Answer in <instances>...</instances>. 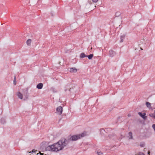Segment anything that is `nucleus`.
<instances>
[{
  "label": "nucleus",
  "mask_w": 155,
  "mask_h": 155,
  "mask_svg": "<svg viewBox=\"0 0 155 155\" xmlns=\"http://www.w3.org/2000/svg\"><path fill=\"white\" fill-rule=\"evenodd\" d=\"M84 133H82L76 135H74L71 136L69 139H63L59 140L56 143L53 144L48 146L45 148L46 150L54 152H57L62 150L70 141H76L80 139L82 137L84 136Z\"/></svg>",
  "instance_id": "obj_1"
},
{
  "label": "nucleus",
  "mask_w": 155,
  "mask_h": 155,
  "mask_svg": "<svg viewBox=\"0 0 155 155\" xmlns=\"http://www.w3.org/2000/svg\"><path fill=\"white\" fill-rule=\"evenodd\" d=\"M62 111L63 108L62 107L60 106L57 108L56 113L59 115H60L62 114Z\"/></svg>",
  "instance_id": "obj_2"
},
{
  "label": "nucleus",
  "mask_w": 155,
  "mask_h": 155,
  "mask_svg": "<svg viewBox=\"0 0 155 155\" xmlns=\"http://www.w3.org/2000/svg\"><path fill=\"white\" fill-rule=\"evenodd\" d=\"M138 114L144 120H145L147 119V116H145L146 114L145 113L142 114L141 112H139L138 113Z\"/></svg>",
  "instance_id": "obj_3"
},
{
  "label": "nucleus",
  "mask_w": 155,
  "mask_h": 155,
  "mask_svg": "<svg viewBox=\"0 0 155 155\" xmlns=\"http://www.w3.org/2000/svg\"><path fill=\"white\" fill-rule=\"evenodd\" d=\"M116 54V52L115 51H113L112 50H110L109 54V56H110V57H113L114 55H115Z\"/></svg>",
  "instance_id": "obj_4"
},
{
  "label": "nucleus",
  "mask_w": 155,
  "mask_h": 155,
  "mask_svg": "<svg viewBox=\"0 0 155 155\" xmlns=\"http://www.w3.org/2000/svg\"><path fill=\"white\" fill-rule=\"evenodd\" d=\"M69 71L72 73H74L77 72V69L75 68H70L69 69Z\"/></svg>",
  "instance_id": "obj_5"
},
{
  "label": "nucleus",
  "mask_w": 155,
  "mask_h": 155,
  "mask_svg": "<svg viewBox=\"0 0 155 155\" xmlns=\"http://www.w3.org/2000/svg\"><path fill=\"white\" fill-rule=\"evenodd\" d=\"M43 86V84L42 83H40L38 84L37 86V87L38 89H41Z\"/></svg>",
  "instance_id": "obj_6"
},
{
  "label": "nucleus",
  "mask_w": 155,
  "mask_h": 155,
  "mask_svg": "<svg viewBox=\"0 0 155 155\" xmlns=\"http://www.w3.org/2000/svg\"><path fill=\"white\" fill-rule=\"evenodd\" d=\"M17 95L19 98L21 99H23V95L20 92H18L17 93Z\"/></svg>",
  "instance_id": "obj_7"
},
{
  "label": "nucleus",
  "mask_w": 155,
  "mask_h": 155,
  "mask_svg": "<svg viewBox=\"0 0 155 155\" xmlns=\"http://www.w3.org/2000/svg\"><path fill=\"white\" fill-rule=\"evenodd\" d=\"M125 37V35L124 34H123L121 35L120 37V42H122L123 41V40L124 38Z\"/></svg>",
  "instance_id": "obj_8"
},
{
  "label": "nucleus",
  "mask_w": 155,
  "mask_h": 155,
  "mask_svg": "<svg viewBox=\"0 0 155 155\" xmlns=\"http://www.w3.org/2000/svg\"><path fill=\"white\" fill-rule=\"evenodd\" d=\"M85 57H87V55L85 54L84 53H81L80 55V57L81 58H83Z\"/></svg>",
  "instance_id": "obj_9"
},
{
  "label": "nucleus",
  "mask_w": 155,
  "mask_h": 155,
  "mask_svg": "<svg viewBox=\"0 0 155 155\" xmlns=\"http://www.w3.org/2000/svg\"><path fill=\"white\" fill-rule=\"evenodd\" d=\"M128 137L129 139H132L133 138L132 133L130 132L128 133Z\"/></svg>",
  "instance_id": "obj_10"
},
{
  "label": "nucleus",
  "mask_w": 155,
  "mask_h": 155,
  "mask_svg": "<svg viewBox=\"0 0 155 155\" xmlns=\"http://www.w3.org/2000/svg\"><path fill=\"white\" fill-rule=\"evenodd\" d=\"M93 57V54H91L88 55H87V57H88V58L90 60L92 59Z\"/></svg>",
  "instance_id": "obj_11"
},
{
  "label": "nucleus",
  "mask_w": 155,
  "mask_h": 155,
  "mask_svg": "<svg viewBox=\"0 0 155 155\" xmlns=\"http://www.w3.org/2000/svg\"><path fill=\"white\" fill-rule=\"evenodd\" d=\"M150 104V103L147 102L146 104V105L147 107L149 108H151Z\"/></svg>",
  "instance_id": "obj_12"
},
{
  "label": "nucleus",
  "mask_w": 155,
  "mask_h": 155,
  "mask_svg": "<svg viewBox=\"0 0 155 155\" xmlns=\"http://www.w3.org/2000/svg\"><path fill=\"white\" fill-rule=\"evenodd\" d=\"M31 43V40L30 39H28L26 43L28 45H30Z\"/></svg>",
  "instance_id": "obj_13"
},
{
  "label": "nucleus",
  "mask_w": 155,
  "mask_h": 155,
  "mask_svg": "<svg viewBox=\"0 0 155 155\" xmlns=\"http://www.w3.org/2000/svg\"><path fill=\"white\" fill-rule=\"evenodd\" d=\"M149 116L150 117H152V118H153V119H155V113L153 114H149Z\"/></svg>",
  "instance_id": "obj_14"
},
{
  "label": "nucleus",
  "mask_w": 155,
  "mask_h": 155,
  "mask_svg": "<svg viewBox=\"0 0 155 155\" xmlns=\"http://www.w3.org/2000/svg\"><path fill=\"white\" fill-rule=\"evenodd\" d=\"M1 123L2 124H4L5 123V121L3 118H2L1 120Z\"/></svg>",
  "instance_id": "obj_15"
},
{
  "label": "nucleus",
  "mask_w": 155,
  "mask_h": 155,
  "mask_svg": "<svg viewBox=\"0 0 155 155\" xmlns=\"http://www.w3.org/2000/svg\"><path fill=\"white\" fill-rule=\"evenodd\" d=\"M37 150H35V149H33L31 151H30L29 152V153H35V152H36Z\"/></svg>",
  "instance_id": "obj_16"
},
{
  "label": "nucleus",
  "mask_w": 155,
  "mask_h": 155,
  "mask_svg": "<svg viewBox=\"0 0 155 155\" xmlns=\"http://www.w3.org/2000/svg\"><path fill=\"white\" fill-rule=\"evenodd\" d=\"M97 153L98 155H103V153L101 152H97Z\"/></svg>",
  "instance_id": "obj_17"
},
{
  "label": "nucleus",
  "mask_w": 155,
  "mask_h": 155,
  "mask_svg": "<svg viewBox=\"0 0 155 155\" xmlns=\"http://www.w3.org/2000/svg\"><path fill=\"white\" fill-rule=\"evenodd\" d=\"M138 155H145V154L143 152H139L138 153Z\"/></svg>",
  "instance_id": "obj_18"
},
{
  "label": "nucleus",
  "mask_w": 155,
  "mask_h": 155,
  "mask_svg": "<svg viewBox=\"0 0 155 155\" xmlns=\"http://www.w3.org/2000/svg\"><path fill=\"white\" fill-rule=\"evenodd\" d=\"M145 146V144L144 143H141V144H140V146L141 147H144Z\"/></svg>",
  "instance_id": "obj_19"
},
{
  "label": "nucleus",
  "mask_w": 155,
  "mask_h": 155,
  "mask_svg": "<svg viewBox=\"0 0 155 155\" xmlns=\"http://www.w3.org/2000/svg\"><path fill=\"white\" fill-rule=\"evenodd\" d=\"M94 2H97L98 0H92Z\"/></svg>",
  "instance_id": "obj_20"
},
{
  "label": "nucleus",
  "mask_w": 155,
  "mask_h": 155,
  "mask_svg": "<svg viewBox=\"0 0 155 155\" xmlns=\"http://www.w3.org/2000/svg\"><path fill=\"white\" fill-rule=\"evenodd\" d=\"M120 13L119 12H117L116 13V15H120Z\"/></svg>",
  "instance_id": "obj_21"
},
{
  "label": "nucleus",
  "mask_w": 155,
  "mask_h": 155,
  "mask_svg": "<svg viewBox=\"0 0 155 155\" xmlns=\"http://www.w3.org/2000/svg\"><path fill=\"white\" fill-rule=\"evenodd\" d=\"M13 83L14 85H15L16 84V81H14V80Z\"/></svg>",
  "instance_id": "obj_22"
},
{
  "label": "nucleus",
  "mask_w": 155,
  "mask_h": 155,
  "mask_svg": "<svg viewBox=\"0 0 155 155\" xmlns=\"http://www.w3.org/2000/svg\"><path fill=\"white\" fill-rule=\"evenodd\" d=\"M112 134H110L108 136L109 137L111 138L112 137Z\"/></svg>",
  "instance_id": "obj_23"
},
{
  "label": "nucleus",
  "mask_w": 155,
  "mask_h": 155,
  "mask_svg": "<svg viewBox=\"0 0 155 155\" xmlns=\"http://www.w3.org/2000/svg\"><path fill=\"white\" fill-rule=\"evenodd\" d=\"M14 81H16V77H15H15H14Z\"/></svg>",
  "instance_id": "obj_24"
},
{
  "label": "nucleus",
  "mask_w": 155,
  "mask_h": 155,
  "mask_svg": "<svg viewBox=\"0 0 155 155\" xmlns=\"http://www.w3.org/2000/svg\"><path fill=\"white\" fill-rule=\"evenodd\" d=\"M150 152L149 151H148V153H148V154H149V155H150Z\"/></svg>",
  "instance_id": "obj_25"
},
{
  "label": "nucleus",
  "mask_w": 155,
  "mask_h": 155,
  "mask_svg": "<svg viewBox=\"0 0 155 155\" xmlns=\"http://www.w3.org/2000/svg\"><path fill=\"white\" fill-rule=\"evenodd\" d=\"M44 154V153H41L40 155H43Z\"/></svg>",
  "instance_id": "obj_26"
},
{
  "label": "nucleus",
  "mask_w": 155,
  "mask_h": 155,
  "mask_svg": "<svg viewBox=\"0 0 155 155\" xmlns=\"http://www.w3.org/2000/svg\"><path fill=\"white\" fill-rule=\"evenodd\" d=\"M140 49L141 50H143V49L141 48H140Z\"/></svg>",
  "instance_id": "obj_27"
},
{
  "label": "nucleus",
  "mask_w": 155,
  "mask_h": 155,
  "mask_svg": "<svg viewBox=\"0 0 155 155\" xmlns=\"http://www.w3.org/2000/svg\"><path fill=\"white\" fill-rule=\"evenodd\" d=\"M102 130H104H104H103V129H102L101 130V131H102Z\"/></svg>",
  "instance_id": "obj_28"
},
{
  "label": "nucleus",
  "mask_w": 155,
  "mask_h": 155,
  "mask_svg": "<svg viewBox=\"0 0 155 155\" xmlns=\"http://www.w3.org/2000/svg\"><path fill=\"white\" fill-rule=\"evenodd\" d=\"M146 149V148H144V151H145V149Z\"/></svg>",
  "instance_id": "obj_29"
},
{
  "label": "nucleus",
  "mask_w": 155,
  "mask_h": 155,
  "mask_svg": "<svg viewBox=\"0 0 155 155\" xmlns=\"http://www.w3.org/2000/svg\"><path fill=\"white\" fill-rule=\"evenodd\" d=\"M128 116H129L130 115L128 114Z\"/></svg>",
  "instance_id": "obj_30"
},
{
  "label": "nucleus",
  "mask_w": 155,
  "mask_h": 155,
  "mask_svg": "<svg viewBox=\"0 0 155 155\" xmlns=\"http://www.w3.org/2000/svg\"><path fill=\"white\" fill-rule=\"evenodd\" d=\"M128 116H129L130 115L128 114Z\"/></svg>",
  "instance_id": "obj_31"
}]
</instances>
